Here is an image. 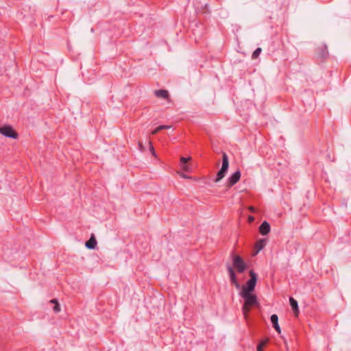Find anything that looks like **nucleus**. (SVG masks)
Masks as SVG:
<instances>
[{
	"instance_id": "obj_24",
	"label": "nucleus",
	"mask_w": 351,
	"mask_h": 351,
	"mask_svg": "<svg viewBox=\"0 0 351 351\" xmlns=\"http://www.w3.org/2000/svg\"><path fill=\"white\" fill-rule=\"evenodd\" d=\"M248 219L250 222H252L254 220V218L252 216H250Z\"/></svg>"
},
{
	"instance_id": "obj_14",
	"label": "nucleus",
	"mask_w": 351,
	"mask_h": 351,
	"mask_svg": "<svg viewBox=\"0 0 351 351\" xmlns=\"http://www.w3.org/2000/svg\"><path fill=\"white\" fill-rule=\"evenodd\" d=\"M289 303H290L291 308L294 311V313H298V302L293 298L291 297L289 298Z\"/></svg>"
},
{
	"instance_id": "obj_21",
	"label": "nucleus",
	"mask_w": 351,
	"mask_h": 351,
	"mask_svg": "<svg viewBox=\"0 0 351 351\" xmlns=\"http://www.w3.org/2000/svg\"><path fill=\"white\" fill-rule=\"evenodd\" d=\"M138 147L141 151L144 150V146L141 142H138Z\"/></svg>"
},
{
	"instance_id": "obj_8",
	"label": "nucleus",
	"mask_w": 351,
	"mask_h": 351,
	"mask_svg": "<svg viewBox=\"0 0 351 351\" xmlns=\"http://www.w3.org/2000/svg\"><path fill=\"white\" fill-rule=\"evenodd\" d=\"M191 160V157L185 158L182 157L180 158V167L181 169L186 172H191V167L187 162Z\"/></svg>"
},
{
	"instance_id": "obj_26",
	"label": "nucleus",
	"mask_w": 351,
	"mask_h": 351,
	"mask_svg": "<svg viewBox=\"0 0 351 351\" xmlns=\"http://www.w3.org/2000/svg\"><path fill=\"white\" fill-rule=\"evenodd\" d=\"M213 148L214 152H217V147H215L214 145H213Z\"/></svg>"
},
{
	"instance_id": "obj_17",
	"label": "nucleus",
	"mask_w": 351,
	"mask_h": 351,
	"mask_svg": "<svg viewBox=\"0 0 351 351\" xmlns=\"http://www.w3.org/2000/svg\"><path fill=\"white\" fill-rule=\"evenodd\" d=\"M149 150H150L152 156L156 157V152H155L154 147L152 145V143L151 141H149Z\"/></svg>"
},
{
	"instance_id": "obj_9",
	"label": "nucleus",
	"mask_w": 351,
	"mask_h": 351,
	"mask_svg": "<svg viewBox=\"0 0 351 351\" xmlns=\"http://www.w3.org/2000/svg\"><path fill=\"white\" fill-rule=\"evenodd\" d=\"M259 232L262 235L267 234L270 232L269 223L266 221H263L259 227Z\"/></svg>"
},
{
	"instance_id": "obj_12",
	"label": "nucleus",
	"mask_w": 351,
	"mask_h": 351,
	"mask_svg": "<svg viewBox=\"0 0 351 351\" xmlns=\"http://www.w3.org/2000/svg\"><path fill=\"white\" fill-rule=\"evenodd\" d=\"M271 322L273 324V327L275 328V330L278 332L280 333L281 330L280 328V326L278 324V317L277 315L274 314L271 316Z\"/></svg>"
},
{
	"instance_id": "obj_25",
	"label": "nucleus",
	"mask_w": 351,
	"mask_h": 351,
	"mask_svg": "<svg viewBox=\"0 0 351 351\" xmlns=\"http://www.w3.org/2000/svg\"><path fill=\"white\" fill-rule=\"evenodd\" d=\"M249 210L252 212V213H254L255 212V208L253 207V206H250L249 208Z\"/></svg>"
},
{
	"instance_id": "obj_20",
	"label": "nucleus",
	"mask_w": 351,
	"mask_h": 351,
	"mask_svg": "<svg viewBox=\"0 0 351 351\" xmlns=\"http://www.w3.org/2000/svg\"><path fill=\"white\" fill-rule=\"evenodd\" d=\"M219 181V170H218L217 172H216V178L215 179V182H217Z\"/></svg>"
},
{
	"instance_id": "obj_7",
	"label": "nucleus",
	"mask_w": 351,
	"mask_h": 351,
	"mask_svg": "<svg viewBox=\"0 0 351 351\" xmlns=\"http://www.w3.org/2000/svg\"><path fill=\"white\" fill-rule=\"evenodd\" d=\"M154 95L158 98H162L170 101V96L167 90L158 89L154 91Z\"/></svg>"
},
{
	"instance_id": "obj_6",
	"label": "nucleus",
	"mask_w": 351,
	"mask_h": 351,
	"mask_svg": "<svg viewBox=\"0 0 351 351\" xmlns=\"http://www.w3.org/2000/svg\"><path fill=\"white\" fill-rule=\"evenodd\" d=\"M241 178V172L240 171H237L234 172L228 179V187L230 188L233 185H234L237 182H239Z\"/></svg>"
},
{
	"instance_id": "obj_16",
	"label": "nucleus",
	"mask_w": 351,
	"mask_h": 351,
	"mask_svg": "<svg viewBox=\"0 0 351 351\" xmlns=\"http://www.w3.org/2000/svg\"><path fill=\"white\" fill-rule=\"evenodd\" d=\"M261 51H262L261 48H260V47L257 48V49H256L253 52V53H252V59H256V58H257L259 56V55H260V53H261Z\"/></svg>"
},
{
	"instance_id": "obj_23",
	"label": "nucleus",
	"mask_w": 351,
	"mask_h": 351,
	"mask_svg": "<svg viewBox=\"0 0 351 351\" xmlns=\"http://www.w3.org/2000/svg\"><path fill=\"white\" fill-rule=\"evenodd\" d=\"M180 176H181V177H182V178H191V177H190V176H188L185 175V174H184V173H180Z\"/></svg>"
},
{
	"instance_id": "obj_19",
	"label": "nucleus",
	"mask_w": 351,
	"mask_h": 351,
	"mask_svg": "<svg viewBox=\"0 0 351 351\" xmlns=\"http://www.w3.org/2000/svg\"><path fill=\"white\" fill-rule=\"evenodd\" d=\"M265 344V342H262L257 346V351H262L263 346Z\"/></svg>"
},
{
	"instance_id": "obj_13",
	"label": "nucleus",
	"mask_w": 351,
	"mask_h": 351,
	"mask_svg": "<svg viewBox=\"0 0 351 351\" xmlns=\"http://www.w3.org/2000/svg\"><path fill=\"white\" fill-rule=\"evenodd\" d=\"M266 241L265 239H260L258 241H256L255 244V249H256V254H258L261 250H262L264 247L265 246Z\"/></svg>"
},
{
	"instance_id": "obj_22",
	"label": "nucleus",
	"mask_w": 351,
	"mask_h": 351,
	"mask_svg": "<svg viewBox=\"0 0 351 351\" xmlns=\"http://www.w3.org/2000/svg\"><path fill=\"white\" fill-rule=\"evenodd\" d=\"M50 303L53 304L54 305L58 303V301L57 299H52L50 300Z\"/></svg>"
},
{
	"instance_id": "obj_5",
	"label": "nucleus",
	"mask_w": 351,
	"mask_h": 351,
	"mask_svg": "<svg viewBox=\"0 0 351 351\" xmlns=\"http://www.w3.org/2000/svg\"><path fill=\"white\" fill-rule=\"evenodd\" d=\"M229 167V161L228 156L226 153L222 154V166L221 167V179L225 176V173L227 172Z\"/></svg>"
},
{
	"instance_id": "obj_11",
	"label": "nucleus",
	"mask_w": 351,
	"mask_h": 351,
	"mask_svg": "<svg viewBox=\"0 0 351 351\" xmlns=\"http://www.w3.org/2000/svg\"><path fill=\"white\" fill-rule=\"evenodd\" d=\"M85 245L90 250H93L96 247L97 241L94 235H92L91 237L86 242Z\"/></svg>"
},
{
	"instance_id": "obj_10",
	"label": "nucleus",
	"mask_w": 351,
	"mask_h": 351,
	"mask_svg": "<svg viewBox=\"0 0 351 351\" xmlns=\"http://www.w3.org/2000/svg\"><path fill=\"white\" fill-rule=\"evenodd\" d=\"M228 271L230 279V281L232 282V283H233L236 286L237 288H239L240 285H239V283L238 282V281L237 280L236 275H235V273H234L233 269L230 266H229L228 267Z\"/></svg>"
},
{
	"instance_id": "obj_3",
	"label": "nucleus",
	"mask_w": 351,
	"mask_h": 351,
	"mask_svg": "<svg viewBox=\"0 0 351 351\" xmlns=\"http://www.w3.org/2000/svg\"><path fill=\"white\" fill-rule=\"evenodd\" d=\"M0 134L5 137L13 139H17L19 138V134L13 128L12 126L10 125H4L1 126Z\"/></svg>"
},
{
	"instance_id": "obj_4",
	"label": "nucleus",
	"mask_w": 351,
	"mask_h": 351,
	"mask_svg": "<svg viewBox=\"0 0 351 351\" xmlns=\"http://www.w3.org/2000/svg\"><path fill=\"white\" fill-rule=\"evenodd\" d=\"M233 266L240 273H242L246 269V265L239 256H235L233 259Z\"/></svg>"
},
{
	"instance_id": "obj_1",
	"label": "nucleus",
	"mask_w": 351,
	"mask_h": 351,
	"mask_svg": "<svg viewBox=\"0 0 351 351\" xmlns=\"http://www.w3.org/2000/svg\"><path fill=\"white\" fill-rule=\"evenodd\" d=\"M240 295L244 299L242 312L246 319L251 308L258 304V299L256 295L252 293H241Z\"/></svg>"
},
{
	"instance_id": "obj_18",
	"label": "nucleus",
	"mask_w": 351,
	"mask_h": 351,
	"mask_svg": "<svg viewBox=\"0 0 351 351\" xmlns=\"http://www.w3.org/2000/svg\"><path fill=\"white\" fill-rule=\"evenodd\" d=\"M53 310L56 313L60 311V307L59 302L54 305Z\"/></svg>"
},
{
	"instance_id": "obj_2",
	"label": "nucleus",
	"mask_w": 351,
	"mask_h": 351,
	"mask_svg": "<svg viewBox=\"0 0 351 351\" xmlns=\"http://www.w3.org/2000/svg\"><path fill=\"white\" fill-rule=\"evenodd\" d=\"M250 278L247 282L246 286L243 287L241 293H252V292L254 290L256 284V274L251 270L250 271Z\"/></svg>"
},
{
	"instance_id": "obj_15",
	"label": "nucleus",
	"mask_w": 351,
	"mask_h": 351,
	"mask_svg": "<svg viewBox=\"0 0 351 351\" xmlns=\"http://www.w3.org/2000/svg\"><path fill=\"white\" fill-rule=\"evenodd\" d=\"M171 126L170 125H159L158 126L155 130H154L151 134L152 135H155L157 133H158L159 132H160L161 130H165V129H169L170 128Z\"/></svg>"
}]
</instances>
